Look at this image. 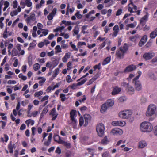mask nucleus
Listing matches in <instances>:
<instances>
[{"mask_svg": "<svg viewBox=\"0 0 157 157\" xmlns=\"http://www.w3.org/2000/svg\"><path fill=\"white\" fill-rule=\"evenodd\" d=\"M140 129L143 132H150L153 129V126L150 122L144 121L140 124Z\"/></svg>", "mask_w": 157, "mask_h": 157, "instance_id": "nucleus-1", "label": "nucleus"}, {"mask_svg": "<svg viewBox=\"0 0 157 157\" xmlns=\"http://www.w3.org/2000/svg\"><path fill=\"white\" fill-rule=\"evenodd\" d=\"M128 50V47L127 44L125 43L124 46L120 48L119 50L116 52V55L117 57L120 59H123L124 58V54Z\"/></svg>", "mask_w": 157, "mask_h": 157, "instance_id": "nucleus-2", "label": "nucleus"}, {"mask_svg": "<svg viewBox=\"0 0 157 157\" xmlns=\"http://www.w3.org/2000/svg\"><path fill=\"white\" fill-rule=\"evenodd\" d=\"M105 129V126L102 123L98 124L96 126V130L98 135L102 137L104 135Z\"/></svg>", "mask_w": 157, "mask_h": 157, "instance_id": "nucleus-3", "label": "nucleus"}, {"mask_svg": "<svg viewBox=\"0 0 157 157\" xmlns=\"http://www.w3.org/2000/svg\"><path fill=\"white\" fill-rule=\"evenodd\" d=\"M132 114V112L130 110H126L120 112L119 116L123 119H128L130 117Z\"/></svg>", "mask_w": 157, "mask_h": 157, "instance_id": "nucleus-4", "label": "nucleus"}, {"mask_svg": "<svg viewBox=\"0 0 157 157\" xmlns=\"http://www.w3.org/2000/svg\"><path fill=\"white\" fill-rule=\"evenodd\" d=\"M156 109V107L154 105H150L148 107L146 115L147 116H150L153 115Z\"/></svg>", "mask_w": 157, "mask_h": 157, "instance_id": "nucleus-5", "label": "nucleus"}, {"mask_svg": "<svg viewBox=\"0 0 157 157\" xmlns=\"http://www.w3.org/2000/svg\"><path fill=\"white\" fill-rule=\"evenodd\" d=\"M155 55V53L152 51L144 53L143 57L145 61H147L151 59Z\"/></svg>", "mask_w": 157, "mask_h": 157, "instance_id": "nucleus-6", "label": "nucleus"}, {"mask_svg": "<svg viewBox=\"0 0 157 157\" xmlns=\"http://www.w3.org/2000/svg\"><path fill=\"white\" fill-rule=\"evenodd\" d=\"M87 80L86 78H85L83 80L77 83H73L72 85H70L69 87L73 89H75L76 87L77 86L82 85L84 84Z\"/></svg>", "mask_w": 157, "mask_h": 157, "instance_id": "nucleus-7", "label": "nucleus"}, {"mask_svg": "<svg viewBox=\"0 0 157 157\" xmlns=\"http://www.w3.org/2000/svg\"><path fill=\"white\" fill-rule=\"evenodd\" d=\"M111 133L113 135H121L122 134V130L118 128H115L112 130Z\"/></svg>", "mask_w": 157, "mask_h": 157, "instance_id": "nucleus-8", "label": "nucleus"}, {"mask_svg": "<svg viewBox=\"0 0 157 157\" xmlns=\"http://www.w3.org/2000/svg\"><path fill=\"white\" fill-rule=\"evenodd\" d=\"M125 124V122L124 121H113L112 124L114 126H124Z\"/></svg>", "mask_w": 157, "mask_h": 157, "instance_id": "nucleus-9", "label": "nucleus"}, {"mask_svg": "<svg viewBox=\"0 0 157 157\" xmlns=\"http://www.w3.org/2000/svg\"><path fill=\"white\" fill-rule=\"evenodd\" d=\"M147 40V36L146 35H144L141 38L140 41L138 45L141 47L142 46L146 43Z\"/></svg>", "mask_w": 157, "mask_h": 157, "instance_id": "nucleus-10", "label": "nucleus"}, {"mask_svg": "<svg viewBox=\"0 0 157 157\" xmlns=\"http://www.w3.org/2000/svg\"><path fill=\"white\" fill-rule=\"evenodd\" d=\"M57 10L56 8H54L52 11L48 16L47 18L49 20H51L53 19V17L56 13Z\"/></svg>", "mask_w": 157, "mask_h": 157, "instance_id": "nucleus-11", "label": "nucleus"}, {"mask_svg": "<svg viewBox=\"0 0 157 157\" xmlns=\"http://www.w3.org/2000/svg\"><path fill=\"white\" fill-rule=\"evenodd\" d=\"M134 83V84L135 88L136 90L140 91L142 90V85L140 81H136Z\"/></svg>", "mask_w": 157, "mask_h": 157, "instance_id": "nucleus-12", "label": "nucleus"}, {"mask_svg": "<svg viewBox=\"0 0 157 157\" xmlns=\"http://www.w3.org/2000/svg\"><path fill=\"white\" fill-rule=\"evenodd\" d=\"M136 68L135 65L132 64L127 67L124 70V72H129L132 71Z\"/></svg>", "mask_w": 157, "mask_h": 157, "instance_id": "nucleus-13", "label": "nucleus"}, {"mask_svg": "<svg viewBox=\"0 0 157 157\" xmlns=\"http://www.w3.org/2000/svg\"><path fill=\"white\" fill-rule=\"evenodd\" d=\"M84 119L85 120V124L84 126H86L91 120V117L89 114H85L84 116Z\"/></svg>", "mask_w": 157, "mask_h": 157, "instance_id": "nucleus-14", "label": "nucleus"}, {"mask_svg": "<svg viewBox=\"0 0 157 157\" xmlns=\"http://www.w3.org/2000/svg\"><path fill=\"white\" fill-rule=\"evenodd\" d=\"M50 114L52 115V120H54L56 118L58 114L56 112L55 108H54L52 109L51 112Z\"/></svg>", "mask_w": 157, "mask_h": 157, "instance_id": "nucleus-15", "label": "nucleus"}, {"mask_svg": "<svg viewBox=\"0 0 157 157\" xmlns=\"http://www.w3.org/2000/svg\"><path fill=\"white\" fill-rule=\"evenodd\" d=\"M148 19V16L145 15L142 17L140 20V23L142 25V26H143L145 25L146 22Z\"/></svg>", "mask_w": 157, "mask_h": 157, "instance_id": "nucleus-16", "label": "nucleus"}, {"mask_svg": "<svg viewBox=\"0 0 157 157\" xmlns=\"http://www.w3.org/2000/svg\"><path fill=\"white\" fill-rule=\"evenodd\" d=\"M113 30L114 31L113 33V36L114 37H116L119 31V26L118 25H116L114 26L113 28Z\"/></svg>", "mask_w": 157, "mask_h": 157, "instance_id": "nucleus-17", "label": "nucleus"}, {"mask_svg": "<svg viewBox=\"0 0 157 157\" xmlns=\"http://www.w3.org/2000/svg\"><path fill=\"white\" fill-rule=\"evenodd\" d=\"M121 89L118 87H115L113 89V91L112 92V95H116L119 93L121 91Z\"/></svg>", "mask_w": 157, "mask_h": 157, "instance_id": "nucleus-18", "label": "nucleus"}, {"mask_svg": "<svg viewBox=\"0 0 157 157\" xmlns=\"http://www.w3.org/2000/svg\"><path fill=\"white\" fill-rule=\"evenodd\" d=\"M126 90L128 93L129 94H133L134 91V89L133 87L129 85L126 88Z\"/></svg>", "mask_w": 157, "mask_h": 157, "instance_id": "nucleus-19", "label": "nucleus"}, {"mask_svg": "<svg viewBox=\"0 0 157 157\" xmlns=\"http://www.w3.org/2000/svg\"><path fill=\"white\" fill-rule=\"evenodd\" d=\"M157 36V28L152 32L150 34V37L151 39H154Z\"/></svg>", "mask_w": 157, "mask_h": 157, "instance_id": "nucleus-20", "label": "nucleus"}, {"mask_svg": "<svg viewBox=\"0 0 157 157\" xmlns=\"http://www.w3.org/2000/svg\"><path fill=\"white\" fill-rule=\"evenodd\" d=\"M95 13V11L94 10H92L90 11L89 13L85 15V17L86 19L85 20L87 21V20L89 19L90 16L91 14H94Z\"/></svg>", "mask_w": 157, "mask_h": 157, "instance_id": "nucleus-21", "label": "nucleus"}, {"mask_svg": "<svg viewBox=\"0 0 157 157\" xmlns=\"http://www.w3.org/2000/svg\"><path fill=\"white\" fill-rule=\"evenodd\" d=\"M108 108V106L105 103L102 104L100 110L101 112L102 113H105L106 111Z\"/></svg>", "mask_w": 157, "mask_h": 157, "instance_id": "nucleus-22", "label": "nucleus"}, {"mask_svg": "<svg viewBox=\"0 0 157 157\" xmlns=\"http://www.w3.org/2000/svg\"><path fill=\"white\" fill-rule=\"evenodd\" d=\"M60 144H63L64 146L66 147L67 148H70L71 147V144L70 143L65 142L63 140H61Z\"/></svg>", "mask_w": 157, "mask_h": 157, "instance_id": "nucleus-23", "label": "nucleus"}, {"mask_svg": "<svg viewBox=\"0 0 157 157\" xmlns=\"http://www.w3.org/2000/svg\"><path fill=\"white\" fill-rule=\"evenodd\" d=\"M109 141L107 136H105L101 140V143L103 145H106L108 144Z\"/></svg>", "mask_w": 157, "mask_h": 157, "instance_id": "nucleus-24", "label": "nucleus"}, {"mask_svg": "<svg viewBox=\"0 0 157 157\" xmlns=\"http://www.w3.org/2000/svg\"><path fill=\"white\" fill-rule=\"evenodd\" d=\"M147 145V144L144 141H141L139 143V147L140 148H143Z\"/></svg>", "mask_w": 157, "mask_h": 157, "instance_id": "nucleus-25", "label": "nucleus"}, {"mask_svg": "<svg viewBox=\"0 0 157 157\" xmlns=\"http://www.w3.org/2000/svg\"><path fill=\"white\" fill-rule=\"evenodd\" d=\"M109 107L113 106L114 105V102L111 99L107 100L106 102L105 103Z\"/></svg>", "mask_w": 157, "mask_h": 157, "instance_id": "nucleus-26", "label": "nucleus"}, {"mask_svg": "<svg viewBox=\"0 0 157 157\" xmlns=\"http://www.w3.org/2000/svg\"><path fill=\"white\" fill-rule=\"evenodd\" d=\"M54 139L55 141L60 144L61 140H63L61 139L60 136L58 135H54Z\"/></svg>", "mask_w": 157, "mask_h": 157, "instance_id": "nucleus-27", "label": "nucleus"}, {"mask_svg": "<svg viewBox=\"0 0 157 157\" xmlns=\"http://www.w3.org/2000/svg\"><path fill=\"white\" fill-rule=\"evenodd\" d=\"M111 60V58L109 57H107L103 61L102 64L103 65H104L107 64L109 63Z\"/></svg>", "mask_w": 157, "mask_h": 157, "instance_id": "nucleus-28", "label": "nucleus"}, {"mask_svg": "<svg viewBox=\"0 0 157 157\" xmlns=\"http://www.w3.org/2000/svg\"><path fill=\"white\" fill-rule=\"evenodd\" d=\"M140 36L138 35H136L135 36H133L131 37H130V40L134 42H135L137 40L138 38H139Z\"/></svg>", "mask_w": 157, "mask_h": 157, "instance_id": "nucleus-29", "label": "nucleus"}, {"mask_svg": "<svg viewBox=\"0 0 157 157\" xmlns=\"http://www.w3.org/2000/svg\"><path fill=\"white\" fill-rule=\"evenodd\" d=\"M76 111L75 110H73L70 112V118L71 119H75L74 116L76 115Z\"/></svg>", "mask_w": 157, "mask_h": 157, "instance_id": "nucleus-30", "label": "nucleus"}, {"mask_svg": "<svg viewBox=\"0 0 157 157\" xmlns=\"http://www.w3.org/2000/svg\"><path fill=\"white\" fill-rule=\"evenodd\" d=\"M25 123L27 124L28 126H29L30 124L31 125H33L34 124V121L33 120H31V119H29L26 121Z\"/></svg>", "mask_w": 157, "mask_h": 157, "instance_id": "nucleus-31", "label": "nucleus"}, {"mask_svg": "<svg viewBox=\"0 0 157 157\" xmlns=\"http://www.w3.org/2000/svg\"><path fill=\"white\" fill-rule=\"evenodd\" d=\"M65 28V27L62 26L57 27L56 29L54 30L53 31L55 32H57L59 31L62 32V30H63Z\"/></svg>", "mask_w": 157, "mask_h": 157, "instance_id": "nucleus-32", "label": "nucleus"}, {"mask_svg": "<svg viewBox=\"0 0 157 157\" xmlns=\"http://www.w3.org/2000/svg\"><path fill=\"white\" fill-rule=\"evenodd\" d=\"M18 54V51L15 49H13L12 52V56H14L17 55Z\"/></svg>", "mask_w": 157, "mask_h": 157, "instance_id": "nucleus-33", "label": "nucleus"}, {"mask_svg": "<svg viewBox=\"0 0 157 157\" xmlns=\"http://www.w3.org/2000/svg\"><path fill=\"white\" fill-rule=\"evenodd\" d=\"M45 2V1L44 0H41L40 4H37L36 6V8L38 9L39 8L41 7L42 6V5L44 4Z\"/></svg>", "mask_w": 157, "mask_h": 157, "instance_id": "nucleus-34", "label": "nucleus"}, {"mask_svg": "<svg viewBox=\"0 0 157 157\" xmlns=\"http://www.w3.org/2000/svg\"><path fill=\"white\" fill-rule=\"evenodd\" d=\"M56 50V53H59L61 52V48L60 47V46L59 45H57L55 48Z\"/></svg>", "mask_w": 157, "mask_h": 157, "instance_id": "nucleus-35", "label": "nucleus"}, {"mask_svg": "<svg viewBox=\"0 0 157 157\" xmlns=\"http://www.w3.org/2000/svg\"><path fill=\"white\" fill-rule=\"evenodd\" d=\"M40 67V66L39 63H36L33 65V69L36 71L38 70Z\"/></svg>", "mask_w": 157, "mask_h": 157, "instance_id": "nucleus-36", "label": "nucleus"}, {"mask_svg": "<svg viewBox=\"0 0 157 157\" xmlns=\"http://www.w3.org/2000/svg\"><path fill=\"white\" fill-rule=\"evenodd\" d=\"M152 40L150 39L145 45L146 47L147 48L150 47L152 45Z\"/></svg>", "mask_w": 157, "mask_h": 157, "instance_id": "nucleus-37", "label": "nucleus"}, {"mask_svg": "<svg viewBox=\"0 0 157 157\" xmlns=\"http://www.w3.org/2000/svg\"><path fill=\"white\" fill-rule=\"evenodd\" d=\"M72 121V124L74 126V128H75L77 125V121L75 118L73 119H71Z\"/></svg>", "mask_w": 157, "mask_h": 157, "instance_id": "nucleus-38", "label": "nucleus"}, {"mask_svg": "<svg viewBox=\"0 0 157 157\" xmlns=\"http://www.w3.org/2000/svg\"><path fill=\"white\" fill-rule=\"evenodd\" d=\"M8 148L9 150V152L10 153H12L13 152V146L11 144V142H10L8 145Z\"/></svg>", "mask_w": 157, "mask_h": 157, "instance_id": "nucleus-39", "label": "nucleus"}, {"mask_svg": "<svg viewBox=\"0 0 157 157\" xmlns=\"http://www.w3.org/2000/svg\"><path fill=\"white\" fill-rule=\"evenodd\" d=\"M79 125L82 126L84 123V118L82 117H81L79 120Z\"/></svg>", "mask_w": 157, "mask_h": 157, "instance_id": "nucleus-40", "label": "nucleus"}, {"mask_svg": "<svg viewBox=\"0 0 157 157\" xmlns=\"http://www.w3.org/2000/svg\"><path fill=\"white\" fill-rule=\"evenodd\" d=\"M74 34L75 35H77L79 32V29L78 28L77 26H76L75 27L74 29L73 30Z\"/></svg>", "mask_w": 157, "mask_h": 157, "instance_id": "nucleus-41", "label": "nucleus"}, {"mask_svg": "<svg viewBox=\"0 0 157 157\" xmlns=\"http://www.w3.org/2000/svg\"><path fill=\"white\" fill-rule=\"evenodd\" d=\"M25 4L27 5L28 7H30L31 6L32 3L30 2V0H25Z\"/></svg>", "mask_w": 157, "mask_h": 157, "instance_id": "nucleus-42", "label": "nucleus"}, {"mask_svg": "<svg viewBox=\"0 0 157 157\" xmlns=\"http://www.w3.org/2000/svg\"><path fill=\"white\" fill-rule=\"evenodd\" d=\"M51 141V140L48 139L47 141L44 142V145L46 146H48L50 144Z\"/></svg>", "mask_w": 157, "mask_h": 157, "instance_id": "nucleus-43", "label": "nucleus"}, {"mask_svg": "<svg viewBox=\"0 0 157 157\" xmlns=\"http://www.w3.org/2000/svg\"><path fill=\"white\" fill-rule=\"evenodd\" d=\"M75 15L76 16L77 18L78 19H81L82 17V15L80 14L79 11H77L75 14Z\"/></svg>", "mask_w": 157, "mask_h": 157, "instance_id": "nucleus-44", "label": "nucleus"}, {"mask_svg": "<svg viewBox=\"0 0 157 157\" xmlns=\"http://www.w3.org/2000/svg\"><path fill=\"white\" fill-rule=\"evenodd\" d=\"M66 81L68 83H70L72 82L73 80L69 75H68L66 77Z\"/></svg>", "mask_w": 157, "mask_h": 157, "instance_id": "nucleus-45", "label": "nucleus"}, {"mask_svg": "<svg viewBox=\"0 0 157 157\" xmlns=\"http://www.w3.org/2000/svg\"><path fill=\"white\" fill-rule=\"evenodd\" d=\"M18 14V12L17 10H15L12 11L10 12V15L12 17H13L14 16L17 15Z\"/></svg>", "mask_w": 157, "mask_h": 157, "instance_id": "nucleus-46", "label": "nucleus"}, {"mask_svg": "<svg viewBox=\"0 0 157 157\" xmlns=\"http://www.w3.org/2000/svg\"><path fill=\"white\" fill-rule=\"evenodd\" d=\"M83 45H86V42H79L78 43V44H77L78 47L79 48H81V47Z\"/></svg>", "mask_w": 157, "mask_h": 157, "instance_id": "nucleus-47", "label": "nucleus"}, {"mask_svg": "<svg viewBox=\"0 0 157 157\" xmlns=\"http://www.w3.org/2000/svg\"><path fill=\"white\" fill-rule=\"evenodd\" d=\"M60 97L62 101L64 102L65 101L66 99L65 94H60Z\"/></svg>", "mask_w": 157, "mask_h": 157, "instance_id": "nucleus-48", "label": "nucleus"}, {"mask_svg": "<svg viewBox=\"0 0 157 157\" xmlns=\"http://www.w3.org/2000/svg\"><path fill=\"white\" fill-rule=\"evenodd\" d=\"M18 77L19 78H21L22 80L24 81L25 80L27 79V77L26 76L23 75L21 73L19 74Z\"/></svg>", "mask_w": 157, "mask_h": 157, "instance_id": "nucleus-49", "label": "nucleus"}, {"mask_svg": "<svg viewBox=\"0 0 157 157\" xmlns=\"http://www.w3.org/2000/svg\"><path fill=\"white\" fill-rule=\"evenodd\" d=\"M43 94V92L42 91H40L39 92H36L34 95L35 96L38 97Z\"/></svg>", "mask_w": 157, "mask_h": 157, "instance_id": "nucleus-50", "label": "nucleus"}, {"mask_svg": "<svg viewBox=\"0 0 157 157\" xmlns=\"http://www.w3.org/2000/svg\"><path fill=\"white\" fill-rule=\"evenodd\" d=\"M28 62L29 65V66H31L32 64V57H29L28 58Z\"/></svg>", "mask_w": 157, "mask_h": 157, "instance_id": "nucleus-51", "label": "nucleus"}, {"mask_svg": "<svg viewBox=\"0 0 157 157\" xmlns=\"http://www.w3.org/2000/svg\"><path fill=\"white\" fill-rule=\"evenodd\" d=\"M147 100L146 98L142 97L140 99V101L142 103H144L147 102Z\"/></svg>", "mask_w": 157, "mask_h": 157, "instance_id": "nucleus-52", "label": "nucleus"}, {"mask_svg": "<svg viewBox=\"0 0 157 157\" xmlns=\"http://www.w3.org/2000/svg\"><path fill=\"white\" fill-rule=\"evenodd\" d=\"M122 13V10L121 9H119L117 12L116 15L119 16L121 15Z\"/></svg>", "mask_w": 157, "mask_h": 157, "instance_id": "nucleus-53", "label": "nucleus"}, {"mask_svg": "<svg viewBox=\"0 0 157 157\" xmlns=\"http://www.w3.org/2000/svg\"><path fill=\"white\" fill-rule=\"evenodd\" d=\"M136 24L135 25L133 23H131L127 25V26L128 27H130L131 28H134L136 26Z\"/></svg>", "mask_w": 157, "mask_h": 157, "instance_id": "nucleus-54", "label": "nucleus"}, {"mask_svg": "<svg viewBox=\"0 0 157 157\" xmlns=\"http://www.w3.org/2000/svg\"><path fill=\"white\" fill-rule=\"evenodd\" d=\"M38 28L39 29L41 30H44L45 29H42L41 28L43 27V25L40 23H38L37 25Z\"/></svg>", "mask_w": 157, "mask_h": 157, "instance_id": "nucleus-55", "label": "nucleus"}, {"mask_svg": "<svg viewBox=\"0 0 157 157\" xmlns=\"http://www.w3.org/2000/svg\"><path fill=\"white\" fill-rule=\"evenodd\" d=\"M45 78H43L42 79L39 81V84L40 86H42L43 84L44 83L45 81Z\"/></svg>", "mask_w": 157, "mask_h": 157, "instance_id": "nucleus-56", "label": "nucleus"}, {"mask_svg": "<svg viewBox=\"0 0 157 157\" xmlns=\"http://www.w3.org/2000/svg\"><path fill=\"white\" fill-rule=\"evenodd\" d=\"M126 98L125 97H120L119 99V101L121 102H123L125 101Z\"/></svg>", "mask_w": 157, "mask_h": 157, "instance_id": "nucleus-57", "label": "nucleus"}, {"mask_svg": "<svg viewBox=\"0 0 157 157\" xmlns=\"http://www.w3.org/2000/svg\"><path fill=\"white\" fill-rule=\"evenodd\" d=\"M35 16V15L34 14H32L29 17L30 18L31 20L34 21L36 20Z\"/></svg>", "mask_w": 157, "mask_h": 157, "instance_id": "nucleus-58", "label": "nucleus"}, {"mask_svg": "<svg viewBox=\"0 0 157 157\" xmlns=\"http://www.w3.org/2000/svg\"><path fill=\"white\" fill-rule=\"evenodd\" d=\"M13 7L14 8H17L18 5V3L16 0H14L13 2Z\"/></svg>", "mask_w": 157, "mask_h": 157, "instance_id": "nucleus-59", "label": "nucleus"}, {"mask_svg": "<svg viewBox=\"0 0 157 157\" xmlns=\"http://www.w3.org/2000/svg\"><path fill=\"white\" fill-rule=\"evenodd\" d=\"M100 66L101 64L100 63H99L98 65H96L95 66H94V70L95 71L97 69H98L99 70L100 69Z\"/></svg>", "mask_w": 157, "mask_h": 157, "instance_id": "nucleus-60", "label": "nucleus"}, {"mask_svg": "<svg viewBox=\"0 0 157 157\" xmlns=\"http://www.w3.org/2000/svg\"><path fill=\"white\" fill-rule=\"evenodd\" d=\"M16 83V82L15 81V80L12 81L10 80H9L7 82L8 84H15Z\"/></svg>", "mask_w": 157, "mask_h": 157, "instance_id": "nucleus-61", "label": "nucleus"}, {"mask_svg": "<svg viewBox=\"0 0 157 157\" xmlns=\"http://www.w3.org/2000/svg\"><path fill=\"white\" fill-rule=\"evenodd\" d=\"M32 134L33 136L35 135V132L36 131V128L34 127H32L31 128Z\"/></svg>", "mask_w": 157, "mask_h": 157, "instance_id": "nucleus-62", "label": "nucleus"}, {"mask_svg": "<svg viewBox=\"0 0 157 157\" xmlns=\"http://www.w3.org/2000/svg\"><path fill=\"white\" fill-rule=\"evenodd\" d=\"M46 66L48 67L51 68L52 66V63L51 62H48L46 63Z\"/></svg>", "mask_w": 157, "mask_h": 157, "instance_id": "nucleus-63", "label": "nucleus"}, {"mask_svg": "<svg viewBox=\"0 0 157 157\" xmlns=\"http://www.w3.org/2000/svg\"><path fill=\"white\" fill-rule=\"evenodd\" d=\"M109 156V152L106 151L102 155V157H108Z\"/></svg>", "mask_w": 157, "mask_h": 157, "instance_id": "nucleus-64", "label": "nucleus"}]
</instances>
